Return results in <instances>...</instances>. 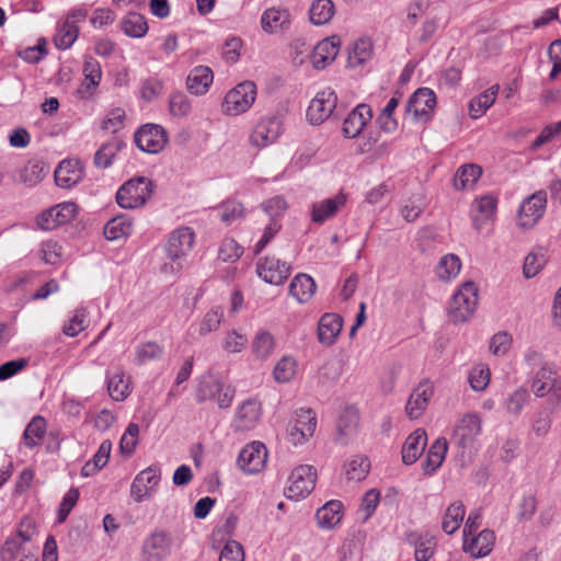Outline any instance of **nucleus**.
I'll return each instance as SVG.
<instances>
[{"mask_svg": "<svg viewBox=\"0 0 561 561\" xmlns=\"http://www.w3.org/2000/svg\"><path fill=\"white\" fill-rule=\"evenodd\" d=\"M526 364L534 370L530 382L533 393L538 398L548 397V407L551 411L561 407V375L545 362L541 353L528 351L525 355Z\"/></svg>", "mask_w": 561, "mask_h": 561, "instance_id": "1", "label": "nucleus"}, {"mask_svg": "<svg viewBox=\"0 0 561 561\" xmlns=\"http://www.w3.org/2000/svg\"><path fill=\"white\" fill-rule=\"evenodd\" d=\"M153 182L147 176H134L121 185L116 192V203L125 209L144 206L152 196Z\"/></svg>", "mask_w": 561, "mask_h": 561, "instance_id": "2", "label": "nucleus"}, {"mask_svg": "<svg viewBox=\"0 0 561 561\" xmlns=\"http://www.w3.org/2000/svg\"><path fill=\"white\" fill-rule=\"evenodd\" d=\"M195 240L193 230L182 227L174 230L165 244V252L170 263L163 265V272L179 273L183 270V259L192 250Z\"/></svg>", "mask_w": 561, "mask_h": 561, "instance_id": "3", "label": "nucleus"}, {"mask_svg": "<svg viewBox=\"0 0 561 561\" xmlns=\"http://www.w3.org/2000/svg\"><path fill=\"white\" fill-rule=\"evenodd\" d=\"M478 302V288L473 282L463 283L453 295L448 316L451 322L460 323L469 320Z\"/></svg>", "mask_w": 561, "mask_h": 561, "instance_id": "4", "label": "nucleus"}, {"mask_svg": "<svg viewBox=\"0 0 561 561\" xmlns=\"http://www.w3.org/2000/svg\"><path fill=\"white\" fill-rule=\"evenodd\" d=\"M236 396V389L231 385L225 383L211 376L204 377L195 392L197 402L216 401L218 408L228 409Z\"/></svg>", "mask_w": 561, "mask_h": 561, "instance_id": "5", "label": "nucleus"}, {"mask_svg": "<svg viewBox=\"0 0 561 561\" xmlns=\"http://www.w3.org/2000/svg\"><path fill=\"white\" fill-rule=\"evenodd\" d=\"M316 481L317 470L310 465H300L288 477L284 494L293 501L302 500L313 491Z\"/></svg>", "mask_w": 561, "mask_h": 561, "instance_id": "6", "label": "nucleus"}, {"mask_svg": "<svg viewBox=\"0 0 561 561\" xmlns=\"http://www.w3.org/2000/svg\"><path fill=\"white\" fill-rule=\"evenodd\" d=\"M256 85L252 81H244L231 89L225 96L222 111L230 116L247 112L255 101Z\"/></svg>", "mask_w": 561, "mask_h": 561, "instance_id": "7", "label": "nucleus"}, {"mask_svg": "<svg viewBox=\"0 0 561 561\" xmlns=\"http://www.w3.org/2000/svg\"><path fill=\"white\" fill-rule=\"evenodd\" d=\"M317 428V417L311 409L296 411L287 425V440L294 445H302L308 442Z\"/></svg>", "mask_w": 561, "mask_h": 561, "instance_id": "8", "label": "nucleus"}, {"mask_svg": "<svg viewBox=\"0 0 561 561\" xmlns=\"http://www.w3.org/2000/svg\"><path fill=\"white\" fill-rule=\"evenodd\" d=\"M547 208V193L537 191L525 198L518 209L517 226L524 230L534 228Z\"/></svg>", "mask_w": 561, "mask_h": 561, "instance_id": "9", "label": "nucleus"}, {"mask_svg": "<svg viewBox=\"0 0 561 561\" xmlns=\"http://www.w3.org/2000/svg\"><path fill=\"white\" fill-rule=\"evenodd\" d=\"M173 538L164 530L150 533L141 545L142 561H164L172 552Z\"/></svg>", "mask_w": 561, "mask_h": 561, "instance_id": "10", "label": "nucleus"}, {"mask_svg": "<svg viewBox=\"0 0 561 561\" xmlns=\"http://www.w3.org/2000/svg\"><path fill=\"white\" fill-rule=\"evenodd\" d=\"M337 96L333 89L319 91L307 108V119L311 125H320L331 117L336 107Z\"/></svg>", "mask_w": 561, "mask_h": 561, "instance_id": "11", "label": "nucleus"}, {"mask_svg": "<svg viewBox=\"0 0 561 561\" xmlns=\"http://www.w3.org/2000/svg\"><path fill=\"white\" fill-rule=\"evenodd\" d=\"M482 431V422L478 414L468 413L463 415L453 434V440L462 449H471Z\"/></svg>", "mask_w": 561, "mask_h": 561, "instance_id": "12", "label": "nucleus"}, {"mask_svg": "<svg viewBox=\"0 0 561 561\" xmlns=\"http://www.w3.org/2000/svg\"><path fill=\"white\" fill-rule=\"evenodd\" d=\"M267 460V449L261 442L254 440L245 445L239 453L238 467L247 474L260 472Z\"/></svg>", "mask_w": 561, "mask_h": 561, "instance_id": "13", "label": "nucleus"}, {"mask_svg": "<svg viewBox=\"0 0 561 561\" xmlns=\"http://www.w3.org/2000/svg\"><path fill=\"white\" fill-rule=\"evenodd\" d=\"M135 144L144 152L158 153L167 141V131L160 125L146 124L141 126L135 134Z\"/></svg>", "mask_w": 561, "mask_h": 561, "instance_id": "14", "label": "nucleus"}, {"mask_svg": "<svg viewBox=\"0 0 561 561\" xmlns=\"http://www.w3.org/2000/svg\"><path fill=\"white\" fill-rule=\"evenodd\" d=\"M77 210V204L64 202L42 211L36 218V224L42 230H53L75 218Z\"/></svg>", "mask_w": 561, "mask_h": 561, "instance_id": "15", "label": "nucleus"}, {"mask_svg": "<svg viewBox=\"0 0 561 561\" xmlns=\"http://www.w3.org/2000/svg\"><path fill=\"white\" fill-rule=\"evenodd\" d=\"M161 479V471L158 467L150 466L140 471L130 485V495L137 502L147 500L156 490Z\"/></svg>", "mask_w": 561, "mask_h": 561, "instance_id": "16", "label": "nucleus"}, {"mask_svg": "<svg viewBox=\"0 0 561 561\" xmlns=\"http://www.w3.org/2000/svg\"><path fill=\"white\" fill-rule=\"evenodd\" d=\"M436 106V95L428 88L417 89L409 99L407 112L419 121L427 122Z\"/></svg>", "mask_w": 561, "mask_h": 561, "instance_id": "17", "label": "nucleus"}, {"mask_svg": "<svg viewBox=\"0 0 561 561\" xmlns=\"http://www.w3.org/2000/svg\"><path fill=\"white\" fill-rule=\"evenodd\" d=\"M434 394V386L430 380H422L411 392L405 404V413L410 420L421 417Z\"/></svg>", "mask_w": 561, "mask_h": 561, "instance_id": "18", "label": "nucleus"}, {"mask_svg": "<svg viewBox=\"0 0 561 561\" xmlns=\"http://www.w3.org/2000/svg\"><path fill=\"white\" fill-rule=\"evenodd\" d=\"M261 419V404L254 399H248L237 408L232 428L234 432H248L256 427Z\"/></svg>", "mask_w": 561, "mask_h": 561, "instance_id": "19", "label": "nucleus"}, {"mask_svg": "<svg viewBox=\"0 0 561 561\" xmlns=\"http://www.w3.org/2000/svg\"><path fill=\"white\" fill-rule=\"evenodd\" d=\"M497 209V197L485 194L477 197L472 203L471 220L477 232H481L484 224L494 220Z\"/></svg>", "mask_w": 561, "mask_h": 561, "instance_id": "20", "label": "nucleus"}, {"mask_svg": "<svg viewBox=\"0 0 561 561\" xmlns=\"http://www.w3.org/2000/svg\"><path fill=\"white\" fill-rule=\"evenodd\" d=\"M373 118V111L368 104H358L344 118L342 134L345 138L354 139L360 135L365 126Z\"/></svg>", "mask_w": 561, "mask_h": 561, "instance_id": "21", "label": "nucleus"}, {"mask_svg": "<svg viewBox=\"0 0 561 561\" xmlns=\"http://www.w3.org/2000/svg\"><path fill=\"white\" fill-rule=\"evenodd\" d=\"M280 134V118L273 116L262 119L253 129L250 141L253 146L264 148L274 144Z\"/></svg>", "mask_w": 561, "mask_h": 561, "instance_id": "22", "label": "nucleus"}, {"mask_svg": "<svg viewBox=\"0 0 561 561\" xmlns=\"http://www.w3.org/2000/svg\"><path fill=\"white\" fill-rule=\"evenodd\" d=\"M341 41L333 35L319 42L310 53V61L316 69H323L331 64L339 54Z\"/></svg>", "mask_w": 561, "mask_h": 561, "instance_id": "23", "label": "nucleus"}, {"mask_svg": "<svg viewBox=\"0 0 561 561\" xmlns=\"http://www.w3.org/2000/svg\"><path fill=\"white\" fill-rule=\"evenodd\" d=\"M495 543V534L491 529H483L479 534L463 537V550L472 558H484L491 553Z\"/></svg>", "mask_w": 561, "mask_h": 561, "instance_id": "24", "label": "nucleus"}, {"mask_svg": "<svg viewBox=\"0 0 561 561\" xmlns=\"http://www.w3.org/2000/svg\"><path fill=\"white\" fill-rule=\"evenodd\" d=\"M405 541L414 547L416 561H428L434 554L435 537L427 530H412L405 534Z\"/></svg>", "mask_w": 561, "mask_h": 561, "instance_id": "25", "label": "nucleus"}, {"mask_svg": "<svg viewBox=\"0 0 561 561\" xmlns=\"http://www.w3.org/2000/svg\"><path fill=\"white\" fill-rule=\"evenodd\" d=\"M55 182L62 188H70L78 184L82 176L83 170L77 160H64L55 170Z\"/></svg>", "mask_w": 561, "mask_h": 561, "instance_id": "26", "label": "nucleus"}, {"mask_svg": "<svg viewBox=\"0 0 561 561\" xmlns=\"http://www.w3.org/2000/svg\"><path fill=\"white\" fill-rule=\"evenodd\" d=\"M427 445L426 432L417 428L408 436L402 447V461L405 465H413L424 453Z\"/></svg>", "mask_w": 561, "mask_h": 561, "instance_id": "27", "label": "nucleus"}, {"mask_svg": "<svg viewBox=\"0 0 561 561\" xmlns=\"http://www.w3.org/2000/svg\"><path fill=\"white\" fill-rule=\"evenodd\" d=\"M214 80V73L207 66L194 67L186 79V88L194 95L205 94Z\"/></svg>", "mask_w": 561, "mask_h": 561, "instance_id": "28", "label": "nucleus"}, {"mask_svg": "<svg viewBox=\"0 0 561 561\" xmlns=\"http://www.w3.org/2000/svg\"><path fill=\"white\" fill-rule=\"evenodd\" d=\"M343 327V319L336 313H325L321 317L318 325V337L322 344L334 343Z\"/></svg>", "mask_w": 561, "mask_h": 561, "instance_id": "29", "label": "nucleus"}, {"mask_svg": "<svg viewBox=\"0 0 561 561\" xmlns=\"http://www.w3.org/2000/svg\"><path fill=\"white\" fill-rule=\"evenodd\" d=\"M346 202V196L342 193L335 195L334 197L323 199L321 202L314 203L312 205V221L317 224H322L327 219L331 218L335 215V213L344 206Z\"/></svg>", "mask_w": 561, "mask_h": 561, "instance_id": "30", "label": "nucleus"}, {"mask_svg": "<svg viewBox=\"0 0 561 561\" xmlns=\"http://www.w3.org/2000/svg\"><path fill=\"white\" fill-rule=\"evenodd\" d=\"M317 289L316 282L307 274L296 275L289 285V295L298 302L304 304L310 300Z\"/></svg>", "mask_w": 561, "mask_h": 561, "instance_id": "31", "label": "nucleus"}, {"mask_svg": "<svg viewBox=\"0 0 561 561\" xmlns=\"http://www.w3.org/2000/svg\"><path fill=\"white\" fill-rule=\"evenodd\" d=\"M83 75L84 81L78 92L82 98H87L91 95V89H94L100 84L102 78L100 62L93 57L87 58L83 65Z\"/></svg>", "mask_w": 561, "mask_h": 561, "instance_id": "32", "label": "nucleus"}, {"mask_svg": "<svg viewBox=\"0 0 561 561\" xmlns=\"http://www.w3.org/2000/svg\"><path fill=\"white\" fill-rule=\"evenodd\" d=\"M342 503L340 501H329L316 513V518L321 528L331 529L337 525L342 517Z\"/></svg>", "mask_w": 561, "mask_h": 561, "instance_id": "33", "label": "nucleus"}, {"mask_svg": "<svg viewBox=\"0 0 561 561\" xmlns=\"http://www.w3.org/2000/svg\"><path fill=\"white\" fill-rule=\"evenodd\" d=\"M448 449L447 439L444 437L437 438L430 447L426 459L423 462L424 472L427 474L434 473L443 463Z\"/></svg>", "mask_w": 561, "mask_h": 561, "instance_id": "34", "label": "nucleus"}, {"mask_svg": "<svg viewBox=\"0 0 561 561\" xmlns=\"http://www.w3.org/2000/svg\"><path fill=\"white\" fill-rule=\"evenodd\" d=\"M481 175L480 165L474 163L461 165L454 176V186L458 191L472 188Z\"/></svg>", "mask_w": 561, "mask_h": 561, "instance_id": "35", "label": "nucleus"}, {"mask_svg": "<svg viewBox=\"0 0 561 561\" xmlns=\"http://www.w3.org/2000/svg\"><path fill=\"white\" fill-rule=\"evenodd\" d=\"M46 431V420L41 415L34 416L24 430L23 443L28 448L39 446L45 437Z\"/></svg>", "mask_w": 561, "mask_h": 561, "instance_id": "36", "label": "nucleus"}, {"mask_svg": "<svg viewBox=\"0 0 561 561\" xmlns=\"http://www.w3.org/2000/svg\"><path fill=\"white\" fill-rule=\"evenodd\" d=\"M107 391L110 397L115 401H123L130 394L129 380L123 370L115 371L114 374L106 375Z\"/></svg>", "mask_w": 561, "mask_h": 561, "instance_id": "37", "label": "nucleus"}, {"mask_svg": "<svg viewBox=\"0 0 561 561\" xmlns=\"http://www.w3.org/2000/svg\"><path fill=\"white\" fill-rule=\"evenodd\" d=\"M133 221L127 215H118L108 220L104 227V236L107 240L114 241L130 234Z\"/></svg>", "mask_w": 561, "mask_h": 561, "instance_id": "38", "label": "nucleus"}, {"mask_svg": "<svg viewBox=\"0 0 561 561\" xmlns=\"http://www.w3.org/2000/svg\"><path fill=\"white\" fill-rule=\"evenodd\" d=\"M335 13L332 0H313L309 8V19L313 25L328 24Z\"/></svg>", "mask_w": 561, "mask_h": 561, "instance_id": "39", "label": "nucleus"}, {"mask_svg": "<svg viewBox=\"0 0 561 561\" xmlns=\"http://www.w3.org/2000/svg\"><path fill=\"white\" fill-rule=\"evenodd\" d=\"M499 85H492L469 103V113L472 118L481 117L491 107L497 96Z\"/></svg>", "mask_w": 561, "mask_h": 561, "instance_id": "40", "label": "nucleus"}, {"mask_svg": "<svg viewBox=\"0 0 561 561\" xmlns=\"http://www.w3.org/2000/svg\"><path fill=\"white\" fill-rule=\"evenodd\" d=\"M257 275L267 284H280V263L275 257L260 259L256 264Z\"/></svg>", "mask_w": 561, "mask_h": 561, "instance_id": "41", "label": "nucleus"}, {"mask_svg": "<svg viewBox=\"0 0 561 561\" xmlns=\"http://www.w3.org/2000/svg\"><path fill=\"white\" fill-rule=\"evenodd\" d=\"M123 32L134 38L144 37L148 32V24L141 14L129 12L121 22Z\"/></svg>", "mask_w": 561, "mask_h": 561, "instance_id": "42", "label": "nucleus"}, {"mask_svg": "<svg viewBox=\"0 0 561 561\" xmlns=\"http://www.w3.org/2000/svg\"><path fill=\"white\" fill-rule=\"evenodd\" d=\"M465 505L460 501H456L451 503L444 515L442 528L443 530L451 535L454 534L461 525L465 517Z\"/></svg>", "mask_w": 561, "mask_h": 561, "instance_id": "43", "label": "nucleus"}, {"mask_svg": "<svg viewBox=\"0 0 561 561\" xmlns=\"http://www.w3.org/2000/svg\"><path fill=\"white\" fill-rule=\"evenodd\" d=\"M124 141L114 137L112 140L102 145L94 154V164L98 168H108L113 163V159L117 152L123 148Z\"/></svg>", "mask_w": 561, "mask_h": 561, "instance_id": "44", "label": "nucleus"}, {"mask_svg": "<svg viewBox=\"0 0 561 561\" xmlns=\"http://www.w3.org/2000/svg\"><path fill=\"white\" fill-rule=\"evenodd\" d=\"M164 354L163 346L153 341L140 343L135 348V364L144 365L150 360H159Z\"/></svg>", "mask_w": 561, "mask_h": 561, "instance_id": "45", "label": "nucleus"}, {"mask_svg": "<svg viewBox=\"0 0 561 561\" xmlns=\"http://www.w3.org/2000/svg\"><path fill=\"white\" fill-rule=\"evenodd\" d=\"M79 35V28L73 21L66 20L57 30L54 43L59 49H68L72 46Z\"/></svg>", "mask_w": 561, "mask_h": 561, "instance_id": "46", "label": "nucleus"}, {"mask_svg": "<svg viewBox=\"0 0 561 561\" xmlns=\"http://www.w3.org/2000/svg\"><path fill=\"white\" fill-rule=\"evenodd\" d=\"M401 94L397 93L393 95L386 106L382 108L381 113L377 117V123L379 124V127L386 131V133H392L398 127V122L393 117V112L398 107L400 103Z\"/></svg>", "mask_w": 561, "mask_h": 561, "instance_id": "47", "label": "nucleus"}, {"mask_svg": "<svg viewBox=\"0 0 561 561\" xmlns=\"http://www.w3.org/2000/svg\"><path fill=\"white\" fill-rule=\"evenodd\" d=\"M460 268V259L456 254L449 253L439 260L435 272L439 279L449 280L459 274Z\"/></svg>", "mask_w": 561, "mask_h": 561, "instance_id": "48", "label": "nucleus"}, {"mask_svg": "<svg viewBox=\"0 0 561 561\" xmlns=\"http://www.w3.org/2000/svg\"><path fill=\"white\" fill-rule=\"evenodd\" d=\"M344 469L348 480L362 481L370 470V461L365 456H355L344 465Z\"/></svg>", "mask_w": 561, "mask_h": 561, "instance_id": "49", "label": "nucleus"}, {"mask_svg": "<svg viewBox=\"0 0 561 561\" xmlns=\"http://www.w3.org/2000/svg\"><path fill=\"white\" fill-rule=\"evenodd\" d=\"M276 345L274 336L265 331L261 330L256 333L252 342V352L259 359H266L274 351Z\"/></svg>", "mask_w": 561, "mask_h": 561, "instance_id": "50", "label": "nucleus"}, {"mask_svg": "<svg viewBox=\"0 0 561 561\" xmlns=\"http://www.w3.org/2000/svg\"><path fill=\"white\" fill-rule=\"evenodd\" d=\"M47 172L48 171L42 161L31 160L21 170L20 179L24 184L33 186L39 183Z\"/></svg>", "mask_w": 561, "mask_h": 561, "instance_id": "51", "label": "nucleus"}, {"mask_svg": "<svg viewBox=\"0 0 561 561\" xmlns=\"http://www.w3.org/2000/svg\"><path fill=\"white\" fill-rule=\"evenodd\" d=\"M169 111L174 117H187L192 111L191 100L182 91L173 92L169 96Z\"/></svg>", "mask_w": 561, "mask_h": 561, "instance_id": "52", "label": "nucleus"}, {"mask_svg": "<svg viewBox=\"0 0 561 561\" xmlns=\"http://www.w3.org/2000/svg\"><path fill=\"white\" fill-rule=\"evenodd\" d=\"M224 319V309L220 306H215L209 309L203 317L198 332L201 335L205 336L210 332H214L219 329L221 321Z\"/></svg>", "mask_w": 561, "mask_h": 561, "instance_id": "53", "label": "nucleus"}, {"mask_svg": "<svg viewBox=\"0 0 561 561\" xmlns=\"http://www.w3.org/2000/svg\"><path fill=\"white\" fill-rule=\"evenodd\" d=\"M380 502V492L376 489L368 490L363 499L360 506L357 511V516L362 522H367L375 513Z\"/></svg>", "mask_w": 561, "mask_h": 561, "instance_id": "54", "label": "nucleus"}, {"mask_svg": "<svg viewBox=\"0 0 561 561\" xmlns=\"http://www.w3.org/2000/svg\"><path fill=\"white\" fill-rule=\"evenodd\" d=\"M529 398L528 391L519 387L507 396L503 402L505 411L513 415H519Z\"/></svg>", "mask_w": 561, "mask_h": 561, "instance_id": "55", "label": "nucleus"}, {"mask_svg": "<svg viewBox=\"0 0 561 561\" xmlns=\"http://www.w3.org/2000/svg\"><path fill=\"white\" fill-rule=\"evenodd\" d=\"M88 327V312L84 308L76 309L69 321L62 327V332L68 336H77Z\"/></svg>", "mask_w": 561, "mask_h": 561, "instance_id": "56", "label": "nucleus"}, {"mask_svg": "<svg viewBox=\"0 0 561 561\" xmlns=\"http://www.w3.org/2000/svg\"><path fill=\"white\" fill-rule=\"evenodd\" d=\"M428 3L425 0H412L405 7V18L402 21L403 27L413 28L422 14L427 10Z\"/></svg>", "mask_w": 561, "mask_h": 561, "instance_id": "57", "label": "nucleus"}, {"mask_svg": "<svg viewBox=\"0 0 561 561\" xmlns=\"http://www.w3.org/2000/svg\"><path fill=\"white\" fill-rule=\"evenodd\" d=\"M547 257L542 250L530 252L524 260L523 274L526 278L535 277L546 265Z\"/></svg>", "mask_w": 561, "mask_h": 561, "instance_id": "58", "label": "nucleus"}, {"mask_svg": "<svg viewBox=\"0 0 561 561\" xmlns=\"http://www.w3.org/2000/svg\"><path fill=\"white\" fill-rule=\"evenodd\" d=\"M468 381L473 391H483L490 382V369L485 364L473 366L469 373Z\"/></svg>", "mask_w": 561, "mask_h": 561, "instance_id": "59", "label": "nucleus"}, {"mask_svg": "<svg viewBox=\"0 0 561 561\" xmlns=\"http://www.w3.org/2000/svg\"><path fill=\"white\" fill-rule=\"evenodd\" d=\"M373 42L368 37H362L354 43L350 60L354 65H362L370 59L373 55Z\"/></svg>", "mask_w": 561, "mask_h": 561, "instance_id": "60", "label": "nucleus"}, {"mask_svg": "<svg viewBox=\"0 0 561 561\" xmlns=\"http://www.w3.org/2000/svg\"><path fill=\"white\" fill-rule=\"evenodd\" d=\"M288 56L293 66L299 67L310 58V46L305 39L297 38L289 44Z\"/></svg>", "mask_w": 561, "mask_h": 561, "instance_id": "61", "label": "nucleus"}, {"mask_svg": "<svg viewBox=\"0 0 561 561\" xmlns=\"http://www.w3.org/2000/svg\"><path fill=\"white\" fill-rule=\"evenodd\" d=\"M243 253V249L231 238H225L218 250V259L224 262H236Z\"/></svg>", "mask_w": 561, "mask_h": 561, "instance_id": "62", "label": "nucleus"}, {"mask_svg": "<svg viewBox=\"0 0 561 561\" xmlns=\"http://www.w3.org/2000/svg\"><path fill=\"white\" fill-rule=\"evenodd\" d=\"M220 220L230 225L243 215V206L240 202L230 199L226 201L218 208Z\"/></svg>", "mask_w": 561, "mask_h": 561, "instance_id": "63", "label": "nucleus"}, {"mask_svg": "<svg viewBox=\"0 0 561 561\" xmlns=\"http://www.w3.org/2000/svg\"><path fill=\"white\" fill-rule=\"evenodd\" d=\"M358 416L356 412L347 410L345 411L337 423L339 440L344 443V437L351 436L357 427Z\"/></svg>", "mask_w": 561, "mask_h": 561, "instance_id": "64", "label": "nucleus"}]
</instances>
